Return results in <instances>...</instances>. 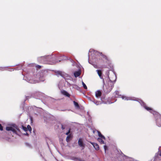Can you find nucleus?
<instances>
[{
  "mask_svg": "<svg viewBox=\"0 0 161 161\" xmlns=\"http://www.w3.org/2000/svg\"><path fill=\"white\" fill-rule=\"evenodd\" d=\"M0 130H3V127L1 124H0Z\"/></svg>",
  "mask_w": 161,
  "mask_h": 161,
  "instance_id": "obj_33",
  "label": "nucleus"
},
{
  "mask_svg": "<svg viewBox=\"0 0 161 161\" xmlns=\"http://www.w3.org/2000/svg\"><path fill=\"white\" fill-rule=\"evenodd\" d=\"M123 158L125 161H134L133 158L128 157L125 155H124Z\"/></svg>",
  "mask_w": 161,
  "mask_h": 161,
  "instance_id": "obj_11",
  "label": "nucleus"
},
{
  "mask_svg": "<svg viewBox=\"0 0 161 161\" xmlns=\"http://www.w3.org/2000/svg\"><path fill=\"white\" fill-rule=\"evenodd\" d=\"M47 75V71L44 70L41 71L37 74L36 76L37 77V79L33 80L29 76H25L24 77V80L31 83H36L38 82L39 81H44Z\"/></svg>",
  "mask_w": 161,
  "mask_h": 161,
  "instance_id": "obj_2",
  "label": "nucleus"
},
{
  "mask_svg": "<svg viewBox=\"0 0 161 161\" xmlns=\"http://www.w3.org/2000/svg\"><path fill=\"white\" fill-rule=\"evenodd\" d=\"M22 69V66H19V67L18 69H15V70H19L21 69Z\"/></svg>",
  "mask_w": 161,
  "mask_h": 161,
  "instance_id": "obj_32",
  "label": "nucleus"
},
{
  "mask_svg": "<svg viewBox=\"0 0 161 161\" xmlns=\"http://www.w3.org/2000/svg\"><path fill=\"white\" fill-rule=\"evenodd\" d=\"M27 127L28 129L30 131H31L32 129H31V127L30 126V125H28Z\"/></svg>",
  "mask_w": 161,
  "mask_h": 161,
  "instance_id": "obj_25",
  "label": "nucleus"
},
{
  "mask_svg": "<svg viewBox=\"0 0 161 161\" xmlns=\"http://www.w3.org/2000/svg\"><path fill=\"white\" fill-rule=\"evenodd\" d=\"M88 55L89 59H90L91 56H92V61L94 62H96V60H95V58L96 57L95 56L97 55L99 56L102 59L103 61L107 60V56L103 54L102 53L99 52L92 49H91L89 50ZM88 62L92 64H93V62L90 59H89Z\"/></svg>",
  "mask_w": 161,
  "mask_h": 161,
  "instance_id": "obj_3",
  "label": "nucleus"
},
{
  "mask_svg": "<svg viewBox=\"0 0 161 161\" xmlns=\"http://www.w3.org/2000/svg\"><path fill=\"white\" fill-rule=\"evenodd\" d=\"M70 135H68L66 138V141L67 142H68L69 141V139L70 137Z\"/></svg>",
  "mask_w": 161,
  "mask_h": 161,
  "instance_id": "obj_28",
  "label": "nucleus"
},
{
  "mask_svg": "<svg viewBox=\"0 0 161 161\" xmlns=\"http://www.w3.org/2000/svg\"><path fill=\"white\" fill-rule=\"evenodd\" d=\"M105 81H106L107 82L105 86L104 87L103 90L106 93H109L112 90L114 86V84L115 81H112L108 76L105 78Z\"/></svg>",
  "mask_w": 161,
  "mask_h": 161,
  "instance_id": "obj_5",
  "label": "nucleus"
},
{
  "mask_svg": "<svg viewBox=\"0 0 161 161\" xmlns=\"http://www.w3.org/2000/svg\"><path fill=\"white\" fill-rule=\"evenodd\" d=\"M59 57V55H48L39 57L37 58V60L40 63L53 64L61 61L58 60Z\"/></svg>",
  "mask_w": 161,
  "mask_h": 161,
  "instance_id": "obj_1",
  "label": "nucleus"
},
{
  "mask_svg": "<svg viewBox=\"0 0 161 161\" xmlns=\"http://www.w3.org/2000/svg\"><path fill=\"white\" fill-rule=\"evenodd\" d=\"M97 132L98 136L99 137V138H102L103 140H105V138L104 137V136H103L101 134V132L100 131H97Z\"/></svg>",
  "mask_w": 161,
  "mask_h": 161,
  "instance_id": "obj_14",
  "label": "nucleus"
},
{
  "mask_svg": "<svg viewBox=\"0 0 161 161\" xmlns=\"http://www.w3.org/2000/svg\"><path fill=\"white\" fill-rule=\"evenodd\" d=\"M103 139L100 138H98L97 139V140L98 142H99L101 144H104V142L103 141Z\"/></svg>",
  "mask_w": 161,
  "mask_h": 161,
  "instance_id": "obj_17",
  "label": "nucleus"
},
{
  "mask_svg": "<svg viewBox=\"0 0 161 161\" xmlns=\"http://www.w3.org/2000/svg\"><path fill=\"white\" fill-rule=\"evenodd\" d=\"M78 158L75 157H70V159L71 160H74V161H77V160L78 159Z\"/></svg>",
  "mask_w": 161,
  "mask_h": 161,
  "instance_id": "obj_21",
  "label": "nucleus"
},
{
  "mask_svg": "<svg viewBox=\"0 0 161 161\" xmlns=\"http://www.w3.org/2000/svg\"><path fill=\"white\" fill-rule=\"evenodd\" d=\"M23 128L24 129V130H27V129L26 127H23Z\"/></svg>",
  "mask_w": 161,
  "mask_h": 161,
  "instance_id": "obj_37",
  "label": "nucleus"
},
{
  "mask_svg": "<svg viewBox=\"0 0 161 161\" xmlns=\"http://www.w3.org/2000/svg\"><path fill=\"white\" fill-rule=\"evenodd\" d=\"M70 132V130H69L68 132L66 133V135H68L69 133Z\"/></svg>",
  "mask_w": 161,
  "mask_h": 161,
  "instance_id": "obj_36",
  "label": "nucleus"
},
{
  "mask_svg": "<svg viewBox=\"0 0 161 161\" xmlns=\"http://www.w3.org/2000/svg\"><path fill=\"white\" fill-rule=\"evenodd\" d=\"M62 77L65 79L67 82L68 80H71L72 79L71 77L70 76L65 73H64V74L63 75Z\"/></svg>",
  "mask_w": 161,
  "mask_h": 161,
  "instance_id": "obj_8",
  "label": "nucleus"
},
{
  "mask_svg": "<svg viewBox=\"0 0 161 161\" xmlns=\"http://www.w3.org/2000/svg\"><path fill=\"white\" fill-rule=\"evenodd\" d=\"M55 73L58 77H59V76H61L62 77L64 72L60 71H55Z\"/></svg>",
  "mask_w": 161,
  "mask_h": 161,
  "instance_id": "obj_9",
  "label": "nucleus"
},
{
  "mask_svg": "<svg viewBox=\"0 0 161 161\" xmlns=\"http://www.w3.org/2000/svg\"><path fill=\"white\" fill-rule=\"evenodd\" d=\"M82 84L84 88L85 89H87V87L83 82H82Z\"/></svg>",
  "mask_w": 161,
  "mask_h": 161,
  "instance_id": "obj_23",
  "label": "nucleus"
},
{
  "mask_svg": "<svg viewBox=\"0 0 161 161\" xmlns=\"http://www.w3.org/2000/svg\"><path fill=\"white\" fill-rule=\"evenodd\" d=\"M6 67H0V70L2 71H3L5 70L6 69Z\"/></svg>",
  "mask_w": 161,
  "mask_h": 161,
  "instance_id": "obj_26",
  "label": "nucleus"
},
{
  "mask_svg": "<svg viewBox=\"0 0 161 161\" xmlns=\"http://www.w3.org/2000/svg\"><path fill=\"white\" fill-rule=\"evenodd\" d=\"M90 143L93 145L95 150H99V147L97 144L92 142H90Z\"/></svg>",
  "mask_w": 161,
  "mask_h": 161,
  "instance_id": "obj_10",
  "label": "nucleus"
},
{
  "mask_svg": "<svg viewBox=\"0 0 161 161\" xmlns=\"http://www.w3.org/2000/svg\"><path fill=\"white\" fill-rule=\"evenodd\" d=\"M62 129L63 130H64V127L63 125H62Z\"/></svg>",
  "mask_w": 161,
  "mask_h": 161,
  "instance_id": "obj_38",
  "label": "nucleus"
},
{
  "mask_svg": "<svg viewBox=\"0 0 161 161\" xmlns=\"http://www.w3.org/2000/svg\"><path fill=\"white\" fill-rule=\"evenodd\" d=\"M6 129L8 131H11L16 134L18 135V132H19L20 130L17 126L11 127L8 126L6 128Z\"/></svg>",
  "mask_w": 161,
  "mask_h": 161,
  "instance_id": "obj_7",
  "label": "nucleus"
},
{
  "mask_svg": "<svg viewBox=\"0 0 161 161\" xmlns=\"http://www.w3.org/2000/svg\"><path fill=\"white\" fill-rule=\"evenodd\" d=\"M78 143L80 147H83V148L84 147V146L83 144V142H82V141L80 139L79 140L78 142Z\"/></svg>",
  "mask_w": 161,
  "mask_h": 161,
  "instance_id": "obj_15",
  "label": "nucleus"
},
{
  "mask_svg": "<svg viewBox=\"0 0 161 161\" xmlns=\"http://www.w3.org/2000/svg\"><path fill=\"white\" fill-rule=\"evenodd\" d=\"M27 97H26V98L27 99H28V98H27Z\"/></svg>",
  "mask_w": 161,
  "mask_h": 161,
  "instance_id": "obj_42",
  "label": "nucleus"
},
{
  "mask_svg": "<svg viewBox=\"0 0 161 161\" xmlns=\"http://www.w3.org/2000/svg\"><path fill=\"white\" fill-rule=\"evenodd\" d=\"M116 101V100H115L114 102H110L108 101V103L109 104H111L112 103H114V102H115Z\"/></svg>",
  "mask_w": 161,
  "mask_h": 161,
  "instance_id": "obj_34",
  "label": "nucleus"
},
{
  "mask_svg": "<svg viewBox=\"0 0 161 161\" xmlns=\"http://www.w3.org/2000/svg\"><path fill=\"white\" fill-rule=\"evenodd\" d=\"M62 93L63 94L67 97H69L70 96V94L65 91H63L62 92Z\"/></svg>",
  "mask_w": 161,
  "mask_h": 161,
  "instance_id": "obj_16",
  "label": "nucleus"
},
{
  "mask_svg": "<svg viewBox=\"0 0 161 161\" xmlns=\"http://www.w3.org/2000/svg\"><path fill=\"white\" fill-rule=\"evenodd\" d=\"M77 161H86L85 160L79 158H78V159L77 160Z\"/></svg>",
  "mask_w": 161,
  "mask_h": 161,
  "instance_id": "obj_29",
  "label": "nucleus"
},
{
  "mask_svg": "<svg viewBox=\"0 0 161 161\" xmlns=\"http://www.w3.org/2000/svg\"><path fill=\"white\" fill-rule=\"evenodd\" d=\"M71 61L72 63V65L74 66L75 65L76 63L72 59H71Z\"/></svg>",
  "mask_w": 161,
  "mask_h": 161,
  "instance_id": "obj_27",
  "label": "nucleus"
},
{
  "mask_svg": "<svg viewBox=\"0 0 161 161\" xmlns=\"http://www.w3.org/2000/svg\"><path fill=\"white\" fill-rule=\"evenodd\" d=\"M96 71L97 72V74L100 77L101 79H103V82L104 84L105 82V79H104L103 78V77L102 76V72L100 70H97Z\"/></svg>",
  "mask_w": 161,
  "mask_h": 161,
  "instance_id": "obj_12",
  "label": "nucleus"
},
{
  "mask_svg": "<svg viewBox=\"0 0 161 161\" xmlns=\"http://www.w3.org/2000/svg\"><path fill=\"white\" fill-rule=\"evenodd\" d=\"M101 92L99 90H98L95 92V96L97 98L101 96Z\"/></svg>",
  "mask_w": 161,
  "mask_h": 161,
  "instance_id": "obj_13",
  "label": "nucleus"
},
{
  "mask_svg": "<svg viewBox=\"0 0 161 161\" xmlns=\"http://www.w3.org/2000/svg\"><path fill=\"white\" fill-rule=\"evenodd\" d=\"M36 67L38 69H40L41 68V66L39 65H37L36 66Z\"/></svg>",
  "mask_w": 161,
  "mask_h": 161,
  "instance_id": "obj_35",
  "label": "nucleus"
},
{
  "mask_svg": "<svg viewBox=\"0 0 161 161\" xmlns=\"http://www.w3.org/2000/svg\"><path fill=\"white\" fill-rule=\"evenodd\" d=\"M25 145L26 147H27L29 148H31V145L29 143H25Z\"/></svg>",
  "mask_w": 161,
  "mask_h": 161,
  "instance_id": "obj_24",
  "label": "nucleus"
},
{
  "mask_svg": "<svg viewBox=\"0 0 161 161\" xmlns=\"http://www.w3.org/2000/svg\"><path fill=\"white\" fill-rule=\"evenodd\" d=\"M104 150H105V153H106V149L107 148V147L106 146L104 145Z\"/></svg>",
  "mask_w": 161,
  "mask_h": 161,
  "instance_id": "obj_31",
  "label": "nucleus"
},
{
  "mask_svg": "<svg viewBox=\"0 0 161 161\" xmlns=\"http://www.w3.org/2000/svg\"><path fill=\"white\" fill-rule=\"evenodd\" d=\"M159 155L161 156V151L160 152Z\"/></svg>",
  "mask_w": 161,
  "mask_h": 161,
  "instance_id": "obj_39",
  "label": "nucleus"
},
{
  "mask_svg": "<svg viewBox=\"0 0 161 161\" xmlns=\"http://www.w3.org/2000/svg\"><path fill=\"white\" fill-rule=\"evenodd\" d=\"M89 99L92 102L93 100H92L90 97H89Z\"/></svg>",
  "mask_w": 161,
  "mask_h": 161,
  "instance_id": "obj_40",
  "label": "nucleus"
},
{
  "mask_svg": "<svg viewBox=\"0 0 161 161\" xmlns=\"http://www.w3.org/2000/svg\"><path fill=\"white\" fill-rule=\"evenodd\" d=\"M26 135H28V134L27 133H26Z\"/></svg>",
  "mask_w": 161,
  "mask_h": 161,
  "instance_id": "obj_41",
  "label": "nucleus"
},
{
  "mask_svg": "<svg viewBox=\"0 0 161 161\" xmlns=\"http://www.w3.org/2000/svg\"><path fill=\"white\" fill-rule=\"evenodd\" d=\"M67 85L69 86H72V85H73V84H70L69 83L68 81L67 82Z\"/></svg>",
  "mask_w": 161,
  "mask_h": 161,
  "instance_id": "obj_30",
  "label": "nucleus"
},
{
  "mask_svg": "<svg viewBox=\"0 0 161 161\" xmlns=\"http://www.w3.org/2000/svg\"><path fill=\"white\" fill-rule=\"evenodd\" d=\"M73 102L75 106L76 107L78 108H79V106L77 103L75 102V101H74Z\"/></svg>",
  "mask_w": 161,
  "mask_h": 161,
  "instance_id": "obj_22",
  "label": "nucleus"
},
{
  "mask_svg": "<svg viewBox=\"0 0 161 161\" xmlns=\"http://www.w3.org/2000/svg\"><path fill=\"white\" fill-rule=\"evenodd\" d=\"M72 87L76 89L77 90H79L80 89L79 87L77 85L75 84H73V85H72Z\"/></svg>",
  "mask_w": 161,
  "mask_h": 161,
  "instance_id": "obj_20",
  "label": "nucleus"
},
{
  "mask_svg": "<svg viewBox=\"0 0 161 161\" xmlns=\"http://www.w3.org/2000/svg\"><path fill=\"white\" fill-rule=\"evenodd\" d=\"M80 75V72L79 71H75L74 73V75L75 77H77L79 76Z\"/></svg>",
  "mask_w": 161,
  "mask_h": 161,
  "instance_id": "obj_18",
  "label": "nucleus"
},
{
  "mask_svg": "<svg viewBox=\"0 0 161 161\" xmlns=\"http://www.w3.org/2000/svg\"><path fill=\"white\" fill-rule=\"evenodd\" d=\"M114 96L115 97H121L122 99L125 100H134L138 102L141 104V106H142V103L143 101L138 98H135L133 97H128L125 96L121 95L119 94V91H115L114 93Z\"/></svg>",
  "mask_w": 161,
  "mask_h": 161,
  "instance_id": "obj_6",
  "label": "nucleus"
},
{
  "mask_svg": "<svg viewBox=\"0 0 161 161\" xmlns=\"http://www.w3.org/2000/svg\"><path fill=\"white\" fill-rule=\"evenodd\" d=\"M92 102L97 105L101 104L102 103L100 101H98L95 100H93Z\"/></svg>",
  "mask_w": 161,
  "mask_h": 161,
  "instance_id": "obj_19",
  "label": "nucleus"
},
{
  "mask_svg": "<svg viewBox=\"0 0 161 161\" xmlns=\"http://www.w3.org/2000/svg\"><path fill=\"white\" fill-rule=\"evenodd\" d=\"M143 106L146 110L150 112L151 113L155 116L156 121L157 125L158 127L161 126V115L156 112L154 111L151 108H149L146 106V104L143 102L142 103Z\"/></svg>",
  "mask_w": 161,
  "mask_h": 161,
  "instance_id": "obj_4",
  "label": "nucleus"
}]
</instances>
